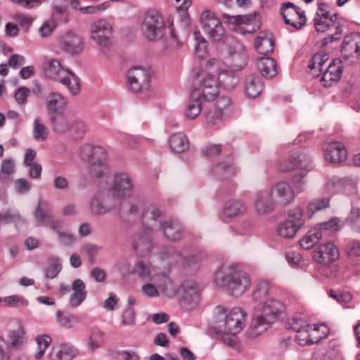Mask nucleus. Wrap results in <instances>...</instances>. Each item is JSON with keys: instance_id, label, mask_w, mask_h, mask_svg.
I'll use <instances>...</instances> for the list:
<instances>
[{"instance_id": "nucleus-1", "label": "nucleus", "mask_w": 360, "mask_h": 360, "mask_svg": "<svg viewBox=\"0 0 360 360\" xmlns=\"http://www.w3.org/2000/svg\"><path fill=\"white\" fill-rule=\"evenodd\" d=\"M271 284L267 281H259L253 290L252 297L259 303L254 307L248 335L255 338L265 332L276 321L283 309V304L275 299L263 300L269 295Z\"/></svg>"}, {"instance_id": "nucleus-2", "label": "nucleus", "mask_w": 360, "mask_h": 360, "mask_svg": "<svg viewBox=\"0 0 360 360\" xmlns=\"http://www.w3.org/2000/svg\"><path fill=\"white\" fill-rule=\"evenodd\" d=\"M217 285L224 288L231 296L243 295L250 285V279L238 264L224 265L215 274Z\"/></svg>"}, {"instance_id": "nucleus-3", "label": "nucleus", "mask_w": 360, "mask_h": 360, "mask_svg": "<svg viewBox=\"0 0 360 360\" xmlns=\"http://www.w3.org/2000/svg\"><path fill=\"white\" fill-rule=\"evenodd\" d=\"M42 70L46 78L65 86L72 95H77L80 92L79 79L75 73L63 68L58 60L48 58L44 63Z\"/></svg>"}, {"instance_id": "nucleus-4", "label": "nucleus", "mask_w": 360, "mask_h": 360, "mask_svg": "<svg viewBox=\"0 0 360 360\" xmlns=\"http://www.w3.org/2000/svg\"><path fill=\"white\" fill-rule=\"evenodd\" d=\"M214 314L218 321L223 319V326L225 332L236 335L244 327L246 313L240 307H234L227 314V309L219 305L215 308Z\"/></svg>"}, {"instance_id": "nucleus-5", "label": "nucleus", "mask_w": 360, "mask_h": 360, "mask_svg": "<svg viewBox=\"0 0 360 360\" xmlns=\"http://www.w3.org/2000/svg\"><path fill=\"white\" fill-rule=\"evenodd\" d=\"M141 29L147 39L155 41L163 37L165 24L158 13L151 11L143 15Z\"/></svg>"}, {"instance_id": "nucleus-6", "label": "nucleus", "mask_w": 360, "mask_h": 360, "mask_svg": "<svg viewBox=\"0 0 360 360\" xmlns=\"http://www.w3.org/2000/svg\"><path fill=\"white\" fill-rule=\"evenodd\" d=\"M200 21L205 33L208 37L216 42L223 41L227 44L226 35L220 20L210 11H205L200 15Z\"/></svg>"}, {"instance_id": "nucleus-7", "label": "nucleus", "mask_w": 360, "mask_h": 360, "mask_svg": "<svg viewBox=\"0 0 360 360\" xmlns=\"http://www.w3.org/2000/svg\"><path fill=\"white\" fill-rule=\"evenodd\" d=\"M303 215L304 212L300 207L290 211L288 219L278 225V234L284 238H293L304 224Z\"/></svg>"}, {"instance_id": "nucleus-8", "label": "nucleus", "mask_w": 360, "mask_h": 360, "mask_svg": "<svg viewBox=\"0 0 360 360\" xmlns=\"http://www.w3.org/2000/svg\"><path fill=\"white\" fill-rule=\"evenodd\" d=\"M127 81L131 91L136 94L142 93L150 87V74L143 68L134 67L128 72Z\"/></svg>"}, {"instance_id": "nucleus-9", "label": "nucleus", "mask_w": 360, "mask_h": 360, "mask_svg": "<svg viewBox=\"0 0 360 360\" xmlns=\"http://www.w3.org/2000/svg\"><path fill=\"white\" fill-rule=\"evenodd\" d=\"M280 13L283 22L296 30H300L306 24L307 18L304 12L291 2L282 4Z\"/></svg>"}, {"instance_id": "nucleus-10", "label": "nucleus", "mask_w": 360, "mask_h": 360, "mask_svg": "<svg viewBox=\"0 0 360 360\" xmlns=\"http://www.w3.org/2000/svg\"><path fill=\"white\" fill-rule=\"evenodd\" d=\"M112 26L104 19L94 22L91 25V39L98 45L107 47L111 44L112 37Z\"/></svg>"}, {"instance_id": "nucleus-11", "label": "nucleus", "mask_w": 360, "mask_h": 360, "mask_svg": "<svg viewBox=\"0 0 360 360\" xmlns=\"http://www.w3.org/2000/svg\"><path fill=\"white\" fill-rule=\"evenodd\" d=\"M155 232V227L147 226L136 233L131 243L134 250L139 254L150 252L155 245L153 237Z\"/></svg>"}, {"instance_id": "nucleus-12", "label": "nucleus", "mask_w": 360, "mask_h": 360, "mask_svg": "<svg viewBox=\"0 0 360 360\" xmlns=\"http://www.w3.org/2000/svg\"><path fill=\"white\" fill-rule=\"evenodd\" d=\"M269 191L274 202L281 207L291 203L295 198L293 188L287 182L281 181L276 183L271 187Z\"/></svg>"}, {"instance_id": "nucleus-13", "label": "nucleus", "mask_w": 360, "mask_h": 360, "mask_svg": "<svg viewBox=\"0 0 360 360\" xmlns=\"http://www.w3.org/2000/svg\"><path fill=\"white\" fill-rule=\"evenodd\" d=\"M229 53L232 58V66L236 70H242L247 65L248 55L244 46L233 37L226 38Z\"/></svg>"}, {"instance_id": "nucleus-14", "label": "nucleus", "mask_w": 360, "mask_h": 360, "mask_svg": "<svg viewBox=\"0 0 360 360\" xmlns=\"http://www.w3.org/2000/svg\"><path fill=\"white\" fill-rule=\"evenodd\" d=\"M193 91H199L200 96L204 101H211L218 95V82L213 75H206L199 82V86L194 87Z\"/></svg>"}, {"instance_id": "nucleus-15", "label": "nucleus", "mask_w": 360, "mask_h": 360, "mask_svg": "<svg viewBox=\"0 0 360 360\" xmlns=\"http://www.w3.org/2000/svg\"><path fill=\"white\" fill-rule=\"evenodd\" d=\"M290 163L292 167H290L288 170L294 167L300 169L309 171L312 168V162L311 158L303 152H296L292 154L290 158ZM307 172L301 171L298 174H295L292 180L295 183L300 181L306 175Z\"/></svg>"}, {"instance_id": "nucleus-16", "label": "nucleus", "mask_w": 360, "mask_h": 360, "mask_svg": "<svg viewBox=\"0 0 360 360\" xmlns=\"http://www.w3.org/2000/svg\"><path fill=\"white\" fill-rule=\"evenodd\" d=\"M338 249L332 243L320 245L313 252V258L319 263L328 264L339 258Z\"/></svg>"}, {"instance_id": "nucleus-17", "label": "nucleus", "mask_w": 360, "mask_h": 360, "mask_svg": "<svg viewBox=\"0 0 360 360\" xmlns=\"http://www.w3.org/2000/svg\"><path fill=\"white\" fill-rule=\"evenodd\" d=\"M61 48L63 50L70 54L80 53L84 46L82 37L77 33L68 31L60 39Z\"/></svg>"}, {"instance_id": "nucleus-18", "label": "nucleus", "mask_w": 360, "mask_h": 360, "mask_svg": "<svg viewBox=\"0 0 360 360\" xmlns=\"http://www.w3.org/2000/svg\"><path fill=\"white\" fill-rule=\"evenodd\" d=\"M341 51L345 59L351 57L358 59L360 56V34L352 33L345 37Z\"/></svg>"}, {"instance_id": "nucleus-19", "label": "nucleus", "mask_w": 360, "mask_h": 360, "mask_svg": "<svg viewBox=\"0 0 360 360\" xmlns=\"http://www.w3.org/2000/svg\"><path fill=\"white\" fill-rule=\"evenodd\" d=\"M132 189L133 184L128 174H120L115 176L111 187L112 195L118 197L128 196L132 193Z\"/></svg>"}, {"instance_id": "nucleus-20", "label": "nucleus", "mask_w": 360, "mask_h": 360, "mask_svg": "<svg viewBox=\"0 0 360 360\" xmlns=\"http://www.w3.org/2000/svg\"><path fill=\"white\" fill-rule=\"evenodd\" d=\"M341 63L339 59H333L327 68L323 70L321 82L324 86H330L340 79L342 73Z\"/></svg>"}, {"instance_id": "nucleus-21", "label": "nucleus", "mask_w": 360, "mask_h": 360, "mask_svg": "<svg viewBox=\"0 0 360 360\" xmlns=\"http://www.w3.org/2000/svg\"><path fill=\"white\" fill-rule=\"evenodd\" d=\"M158 231H162L164 236L171 241L180 240L184 232L181 225L173 220L160 221Z\"/></svg>"}, {"instance_id": "nucleus-22", "label": "nucleus", "mask_w": 360, "mask_h": 360, "mask_svg": "<svg viewBox=\"0 0 360 360\" xmlns=\"http://www.w3.org/2000/svg\"><path fill=\"white\" fill-rule=\"evenodd\" d=\"M162 212L160 210L158 205L155 204H150L147 205L142 214L141 219L143 227L153 226L155 228V231H158V224L161 219Z\"/></svg>"}, {"instance_id": "nucleus-23", "label": "nucleus", "mask_w": 360, "mask_h": 360, "mask_svg": "<svg viewBox=\"0 0 360 360\" xmlns=\"http://www.w3.org/2000/svg\"><path fill=\"white\" fill-rule=\"evenodd\" d=\"M67 104V99L57 92H51L46 98V108L50 115L64 112Z\"/></svg>"}, {"instance_id": "nucleus-24", "label": "nucleus", "mask_w": 360, "mask_h": 360, "mask_svg": "<svg viewBox=\"0 0 360 360\" xmlns=\"http://www.w3.org/2000/svg\"><path fill=\"white\" fill-rule=\"evenodd\" d=\"M276 205L269 192H259L256 195L255 201V210L259 214H267L270 213Z\"/></svg>"}, {"instance_id": "nucleus-25", "label": "nucleus", "mask_w": 360, "mask_h": 360, "mask_svg": "<svg viewBox=\"0 0 360 360\" xmlns=\"http://www.w3.org/2000/svg\"><path fill=\"white\" fill-rule=\"evenodd\" d=\"M77 354V349L69 344H58L52 347L51 360H72Z\"/></svg>"}, {"instance_id": "nucleus-26", "label": "nucleus", "mask_w": 360, "mask_h": 360, "mask_svg": "<svg viewBox=\"0 0 360 360\" xmlns=\"http://www.w3.org/2000/svg\"><path fill=\"white\" fill-rule=\"evenodd\" d=\"M347 151L340 143L331 142L325 149L326 159L332 163H338L346 159Z\"/></svg>"}, {"instance_id": "nucleus-27", "label": "nucleus", "mask_w": 360, "mask_h": 360, "mask_svg": "<svg viewBox=\"0 0 360 360\" xmlns=\"http://www.w3.org/2000/svg\"><path fill=\"white\" fill-rule=\"evenodd\" d=\"M245 92L250 98H255L259 96L263 90V82L262 79L252 74L246 77L244 83Z\"/></svg>"}, {"instance_id": "nucleus-28", "label": "nucleus", "mask_w": 360, "mask_h": 360, "mask_svg": "<svg viewBox=\"0 0 360 360\" xmlns=\"http://www.w3.org/2000/svg\"><path fill=\"white\" fill-rule=\"evenodd\" d=\"M181 300L188 304L196 305L199 301V290L197 284L193 281H186L181 286Z\"/></svg>"}, {"instance_id": "nucleus-29", "label": "nucleus", "mask_w": 360, "mask_h": 360, "mask_svg": "<svg viewBox=\"0 0 360 360\" xmlns=\"http://www.w3.org/2000/svg\"><path fill=\"white\" fill-rule=\"evenodd\" d=\"M107 197L103 193H98L95 194L89 204L91 212L96 215H103L107 212L112 210L111 205L106 202Z\"/></svg>"}, {"instance_id": "nucleus-30", "label": "nucleus", "mask_w": 360, "mask_h": 360, "mask_svg": "<svg viewBox=\"0 0 360 360\" xmlns=\"http://www.w3.org/2000/svg\"><path fill=\"white\" fill-rule=\"evenodd\" d=\"M255 47L261 54L271 53L274 47V41L271 34L266 32H260L255 39Z\"/></svg>"}, {"instance_id": "nucleus-31", "label": "nucleus", "mask_w": 360, "mask_h": 360, "mask_svg": "<svg viewBox=\"0 0 360 360\" xmlns=\"http://www.w3.org/2000/svg\"><path fill=\"white\" fill-rule=\"evenodd\" d=\"M337 18V13H333L331 16H328L326 13L325 14L316 13L314 18L316 30L319 32H324L327 31L331 27L335 25Z\"/></svg>"}, {"instance_id": "nucleus-32", "label": "nucleus", "mask_w": 360, "mask_h": 360, "mask_svg": "<svg viewBox=\"0 0 360 360\" xmlns=\"http://www.w3.org/2000/svg\"><path fill=\"white\" fill-rule=\"evenodd\" d=\"M257 68L261 75L266 78H272L277 73L276 62L272 58H260L257 62Z\"/></svg>"}, {"instance_id": "nucleus-33", "label": "nucleus", "mask_w": 360, "mask_h": 360, "mask_svg": "<svg viewBox=\"0 0 360 360\" xmlns=\"http://www.w3.org/2000/svg\"><path fill=\"white\" fill-rule=\"evenodd\" d=\"M316 333V328L312 329L311 326L308 325V327H304L299 331H297V334L296 335L295 340L301 346L317 343L320 341L321 338L313 337L314 334Z\"/></svg>"}, {"instance_id": "nucleus-34", "label": "nucleus", "mask_w": 360, "mask_h": 360, "mask_svg": "<svg viewBox=\"0 0 360 360\" xmlns=\"http://www.w3.org/2000/svg\"><path fill=\"white\" fill-rule=\"evenodd\" d=\"M200 94L198 91H192L191 94V101L186 112V117L190 119L197 117L202 110V104L205 101L200 96Z\"/></svg>"}, {"instance_id": "nucleus-35", "label": "nucleus", "mask_w": 360, "mask_h": 360, "mask_svg": "<svg viewBox=\"0 0 360 360\" xmlns=\"http://www.w3.org/2000/svg\"><path fill=\"white\" fill-rule=\"evenodd\" d=\"M49 120L53 131L57 134H64L70 129L71 120H68L63 112L51 115Z\"/></svg>"}, {"instance_id": "nucleus-36", "label": "nucleus", "mask_w": 360, "mask_h": 360, "mask_svg": "<svg viewBox=\"0 0 360 360\" xmlns=\"http://www.w3.org/2000/svg\"><path fill=\"white\" fill-rule=\"evenodd\" d=\"M170 149L177 153H183L189 147V141L187 136L183 133H175L169 139Z\"/></svg>"}, {"instance_id": "nucleus-37", "label": "nucleus", "mask_w": 360, "mask_h": 360, "mask_svg": "<svg viewBox=\"0 0 360 360\" xmlns=\"http://www.w3.org/2000/svg\"><path fill=\"white\" fill-rule=\"evenodd\" d=\"M246 210V205L244 202L232 200L226 202L224 209L223 215L229 218H233Z\"/></svg>"}, {"instance_id": "nucleus-38", "label": "nucleus", "mask_w": 360, "mask_h": 360, "mask_svg": "<svg viewBox=\"0 0 360 360\" xmlns=\"http://www.w3.org/2000/svg\"><path fill=\"white\" fill-rule=\"evenodd\" d=\"M104 332L99 328H91L88 338V349L91 352H94L101 347L104 344Z\"/></svg>"}, {"instance_id": "nucleus-39", "label": "nucleus", "mask_w": 360, "mask_h": 360, "mask_svg": "<svg viewBox=\"0 0 360 360\" xmlns=\"http://www.w3.org/2000/svg\"><path fill=\"white\" fill-rule=\"evenodd\" d=\"M235 170L234 165L226 162H219L212 168V174L219 179L229 178L235 173Z\"/></svg>"}, {"instance_id": "nucleus-40", "label": "nucleus", "mask_w": 360, "mask_h": 360, "mask_svg": "<svg viewBox=\"0 0 360 360\" xmlns=\"http://www.w3.org/2000/svg\"><path fill=\"white\" fill-rule=\"evenodd\" d=\"M328 56L325 52H319L313 56L311 58L308 68L311 71H314V76H319V72H322L323 65L328 60Z\"/></svg>"}, {"instance_id": "nucleus-41", "label": "nucleus", "mask_w": 360, "mask_h": 360, "mask_svg": "<svg viewBox=\"0 0 360 360\" xmlns=\"http://www.w3.org/2000/svg\"><path fill=\"white\" fill-rule=\"evenodd\" d=\"M323 236L322 231L315 227L309 230L307 235L300 240L302 248L305 250L311 248Z\"/></svg>"}, {"instance_id": "nucleus-42", "label": "nucleus", "mask_w": 360, "mask_h": 360, "mask_svg": "<svg viewBox=\"0 0 360 360\" xmlns=\"http://www.w3.org/2000/svg\"><path fill=\"white\" fill-rule=\"evenodd\" d=\"M218 82L226 89H232L238 84V77L231 72L224 70L219 73Z\"/></svg>"}, {"instance_id": "nucleus-43", "label": "nucleus", "mask_w": 360, "mask_h": 360, "mask_svg": "<svg viewBox=\"0 0 360 360\" xmlns=\"http://www.w3.org/2000/svg\"><path fill=\"white\" fill-rule=\"evenodd\" d=\"M68 132L75 139H82L86 132V126L82 120H72Z\"/></svg>"}, {"instance_id": "nucleus-44", "label": "nucleus", "mask_w": 360, "mask_h": 360, "mask_svg": "<svg viewBox=\"0 0 360 360\" xmlns=\"http://www.w3.org/2000/svg\"><path fill=\"white\" fill-rule=\"evenodd\" d=\"M49 136V130L47 127L40 122L39 117L34 120V127L32 129V137L37 141H44Z\"/></svg>"}, {"instance_id": "nucleus-45", "label": "nucleus", "mask_w": 360, "mask_h": 360, "mask_svg": "<svg viewBox=\"0 0 360 360\" xmlns=\"http://www.w3.org/2000/svg\"><path fill=\"white\" fill-rule=\"evenodd\" d=\"M345 222L353 231L360 233V208H352Z\"/></svg>"}, {"instance_id": "nucleus-46", "label": "nucleus", "mask_w": 360, "mask_h": 360, "mask_svg": "<svg viewBox=\"0 0 360 360\" xmlns=\"http://www.w3.org/2000/svg\"><path fill=\"white\" fill-rule=\"evenodd\" d=\"M194 38L195 40V51L196 56L199 58H203L207 54V41L202 36L200 31L194 32Z\"/></svg>"}, {"instance_id": "nucleus-47", "label": "nucleus", "mask_w": 360, "mask_h": 360, "mask_svg": "<svg viewBox=\"0 0 360 360\" xmlns=\"http://www.w3.org/2000/svg\"><path fill=\"white\" fill-rule=\"evenodd\" d=\"M10 347L11 349H20L24 346L25 338L21 331H13L9 335Z\"/></svg>"}, {"instance_id": "nucleus-48", "label": "nucleus", "mask_w": 360, "mask_h": 360, "mask_svg": "<svg viewBox=\"0 0 360 360\" xmlns=\"http://www.w3.org/2000/svg\"><path fill=\"white\" fill-rule=\"evenodd\" d=\"M36 341L38 346V352L36 354L35 357L39 359H41L44 354L45 350L49 347L51 342V338L47 335H42L37 336Z\"/></svg>"}, {"instance_id": "nucleus-49", "label": "nucleus", "mask_w": 360, "mask_h": 360, "mask_svg": "<svg viewBox=\"0 0 360 360\" xmlns=\"http://www.w3.org/2000/svg\"><path fill=\"white\" fill-rule=\"evenodd\" d=\"M181 255L173 246H165L160 252L162 259H170L171 262H177Z\"/></svg>"}, {"instance_id": "nucleus-50", "label": "nucleus", "mask_w": 360, "mask_h": 360, "mask_svg": "<svg viewBox=\"0 0 360 360\" xmlns=\"http://www.w3.org/2000/svg\"><path fill=\"white\" fill-rule=\"evenodd\" d=\"M45 207V203L39 201L34 211L35 220L39 225H46L48 221V217H51V215L48 214Z\"/></svg>"}, {"instance_id": "nucleus-51", "label": "nucleus", "mask_w": 360, "mask_h": 360, "mask_svg": "<svg viewBox=\"0 0 360 360\" xmlns=\"http://www.w3.org/2000/svg\"><path fill=\"white\" fill-rule=\"evenodd\" d=\"M57 27L56 20L51 17L49 20L45 21L39 28V33L43 38L50 36Z\"/></svg>"}, {"instance_id": "nucleus-52", "label": "nucleus", "mask_w": 360, "mask_h": 360, "mask_svg": "<svg viewBox=\"0 0 360 360\" xmlns=\"http://www.w3.org/2000/svg\"><path fill=\"white\" fill-rule=\"evenodd\" d=\"M222 17L224 19L226 20L227 23L234 26H238L242 24H248L252 19L251 17L249 15H230L226 13L223 14Z\"/></svg>"}, {"instance_id": "nucleus-53", "label": "nucleus", "mask_w": 360, "mask_h": 360, "mask_svg": "<svg viewBox=\"0 0 360 360\" xmlns=\"http://www.w3.org/2000/svg\"><path fill=\"white\" fill-rule=\"evenodd\" d=\"M133 274L142 279L148 278L150 276V268L143 262L139 261L133 267Z\"/></svg>"}, {"instance_id": "nucleus-54", "label": "nucleus", "mask_w": 360, "mask_h": 360, "mask_svg": "<svg viewBox=\"0 0 360 360\" xmlns=\"http://www.w3.org/2000/svg\"><path fill=\"white\" fill-rule=\"evenodd\" d=\"M329 205V199L327 198H321L315 199L311 201L308 206L310 217H311L316 212L322 209L328 207Z\"/></svg>"}, {"instance_id": "nucleus-55", "label": "nucleus", "mask_w": 360, "mask_h": 360, "mask_svg": "<svg viewBox=\"0 0 360 360\" xmlns=\"http://www.w3.org/2000/svg\"><path fill=\"white\" fill-rule=\"evenodd\" d=\"M317 228L322 231L323 236L327 235L329 230L337 231L340 229V220L338 218L331 219L328 221L320 224Z\"/></svg>"}, {"instance_id": "nucleus-56", "label": "nucleus", "mask_w": 360, "mask_h": 360, "mask_svg": "<svg viewBox=\"0 0 360 360\" xmlns=\"http://www.w3.org/2000/svg\"><path fill=\"white\" fill-rule=\"evenodd\" d=\"M108 155L106 150L101 146H95L94 153L92 155V160L89 164H101L105 163Z\"/></svg>"}, {"instance_id": "nucleus-57", "label": "nucleus", "mask_w": 360, "mask_h": 360, "mask_svg": "<svg viewBox=\"0 0 360 360\" xmlns=\"http://www.w3.org/2000/svg\"><path fill=\"white\" fill-rule=\"evenodd\" d=\"M136 323V313L133 308L128 307L122 313V324L126 326H134Z\"/></svg>"}, {"instance_id": "nucleus-58", "label": "nucleus", "mask_w": 360, "mask_h": 360, "mask_svg": "<svg viewBox=\"0 0 360 360\" xmlns=\"http://www.w3.org/2000/svg\"><path fill=\"white\" fill-rule=\"evenodd\" d=\"M153 279L160 290L164 292L166 291L171 285V281L169 276L165 274H157L153 278Z\"/></svg>"}, {"instance_id": "nucleus-59", "label": "nucleus", "mask_w": 360, "mask_h": 360, "mask_svg": "<svg viewBox=\"0 0 360 360\" xmlns=\"http://www.w3.org/2000/svg\"><path fill=\"white\" fill-rule=\"evenodd\" d=\"M308 323L301 316L292 317L288 323V328L297 332L303 328L308 327Z\"/></svg>"}, {"instance_id": "nucleus-60", "label": "nucleus", "mask_w": 360, "mask_h": 360, "mask_svg": "<svg viewBox=\"0 0 360 360\" xmlns=\"http://www.w3.org/2000/svg\"><path fill=\"white\" fill-rule=\"evenodd\" d=\"M14 162L11 159L4 160L1 165L0 179H5L14 172Z\"/></svg>"}, {"instance_id": "nucleus-61", "label": "nucleus", "mask_w": 360, "mask_h": 360, "mask_svg": "<svg viewBox=\"0 0 360 360\" xmlns=\"http://www.w3.org/2000/svg\"><path fill=\"white\" fill-rule=\"evenodd\" d=\"M345 252L349 257L360 256V240L350 241L345 248Z\"/></svg>"}, {"instance_id": "nucleus-62", "label": "nucleus", "mask_w": 360, "mask_h": 360, "mask_svg": "<svg viewBox=\"0 0 360 360\" xmlns=\"http://www.w3.org/2000/svg\"><path fill=\"white\" fill-rule=\"evenodd\" d=\"M61 269V265L58 260L56 259L52 264H50L49 267L45 269V277L49 279L54 278L60 273Z\"/></svg>"}, {"instance_id": "nucleus-63", "label": "nucleus", "mask_w": 360, "mask_h": 360, "mask_svg": "<svg viewBox=\"0 0 360 360\" xmlns=\"http://www.w3.org/2000/svg\"><path fill=\"white\" fill-rule=\"evenodd\" d=\"M230 105V100L227 97H221L217 101V108L213 113L212 118H221L223 115V110Z\"/></svg>"}, {"instance_id": "nucleus-64", "label": "nucleus", "mask_w": 360, "mask_h": 360, "mask_svg": "<svg viewBox=\"0 0 360 360\" xmlns=\"http://www.w3.org/2000/svg\"><path fill=\"white\" fill-rule=\"evenodd\" d=\"M106 169L107 167L105 163L90 164L89 166V172L91 175L96 178L101 177L105 172Z\"/></svg>"}]
</instances>
